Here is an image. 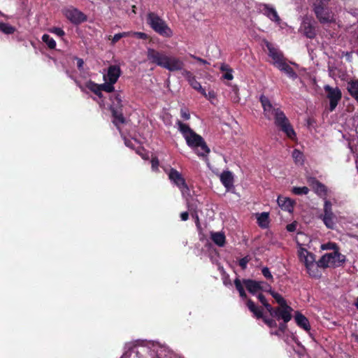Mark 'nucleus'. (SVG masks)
<instances>
[{"label": "nucleus", "instance_id": "nucleus-24", "mask_svg": "<svg viewBox=\"0 0 358 358\" xmlns=\"http://www.w3.org/2000/svg\"><path fill=\"white\" fill-rule=\"evenodd\" d=\"M277 201L278 206L282 209L289 212L292 211L294 202L290 199L283 196H278Z\"/></svg>", "mask_w": 358, "mask_h": 358}, {"label": "nucleus", "instance_id": "nucleus-57", "mask_svg": "<svg viewBox=\"0 0 358 358\" xmlns=\"http://www.w3.org/2000/svg\"><path fill=\"white\" fill-rule=\"evenodd\" d=\"M196 61H198L199 62L201 63V64H208V62L205 60V59H203L202 58H200L199 57H195L194 56L193 57Z\"/></svg>", "mask_w": 358, "mask_h": 358}, {"label": "nucleus", "instance_id": "nucleus-63", "mask_svg": "<svg viewBox=\"0 0 358 358\" xmlns=\"http://www.w3.org/2000/svg\"><path fill=\"white\" fill-rule=\"evenodd\" d=\"M356 340L358 341V336H356Z\"/></svg>", "mask_w": 358, "mask_h": 358}, {"label": "nucleus", "instance_id": "nucleus-22", "mask_svg": "<svg viewBox=\"0 0 358 358\" xmlns=\"http://www.w3.org/2000/svg\"><path fill=\"white\" fill-rule=\"evenodd\" d=\"M263 10L264 12V14L270 18L271 20L279 22L280 21V18L279 15H278L276 10L273 8L271 7L268 4H263Z\"/></svg>", "mask_w": 358, "mask_h": 358}, {"label": "nucleus", "instance_id": "nucleus-12", "mask_svg": "<svg viewBox=\"0 0 358 358\" xmlns=\"http://www.w3.org/2000/svg\"><path fill=\"white\" fill-rule=\"evenodd\" d=\"M292 308L287 304L285 306H280L275 309H273V315L275 316L278 319H282L285 322H289L291 318Z\"/></svg>", "mask_w": 358, "mask_h": 358}, {"label": "nucleus", "instance_id": "nucleus-60", "mask_svg": "<svg viewBox=\"0 0 358 358\" xmlns=\"http://www.w3.org/2000/svg\"><path fill=\"white\" fill-rule=\"evenodd\" d=\"M131 11L134 13V6H131Z\"/></svg>", "mask_w": 358, "mask_h": 358}, {"label": "nucleus", "instance_id": "nucleus-18", "mask_svg": "<svg viewBox=\"0 0 358 358\" xmlns=\"http://www.w3.org/2000/svg\"><path fill=\"white\" fill-rule=\"evenodd\" d=\"M262 282H258L252 280H244L243 284L249 292L255 294L259 290L262 289Z\"/></svg>", "mask_w": 358, "mask_h": 358}, {"label": "nucleus", "instance_id": "nucleus-21", "mask_svg": "<svg viewBox=\"0 0 358 358\" xmlns=\"http://www.w3.org/2000/svg\"><path fill=\"white\" fill-rule=\"evenodd\" d=\"M246 306L256 318H263V309L257 307L251 299L247 300Z\"/></svg>", "mask_w": 358, "mask_h": 358}, {"label": "nucleus", "instance_id": "nucleus-53", "mask_svg": "<svg viewBox=\"0 0 358 358\" xmlns=\"http://www.w3.org/2000/svg\"><path fill=\"white\" fill-rule=\"evenodd\" d=\"M77 60V66L79 70H82L83 68L84 61L81 58L76 57Z\"/></svg>", "mask_w": 358, "mask_h": 358}, {"label": "nucleus", "instance_id": "nucleus-23", "mask_svg": "<svg viewBox=\"0 0 358 358\" xmlns=\"http://www.w3.org/2000/svg\"><path fill=\"white\" fill-rule=\"evenodd\" d=\"M220 180H221L222 183L223 184V185L227 189H229V188H231L233 186V182H234V177H233L231 172H230L229 171H224L220 175Z\"/></svg>", "mask_w": 358, "mask_h": 358}, {"label": "nucleus", "instance_id": "nucleus-46", "mask_svg": "<svg viewBox=\"0 0 358 358\" xmlns=\"http://www.w3.org/2000/svg\"><path fill=\"white\" fill-rule=\"evenodd\" d=\"M262 273L266 278L271 280V281L273 280V275H271L268 268L264 267L262 270Z\"/></svg>", "mask_w": 358, "mask_h": 358}, {"label": "nucleus", "instance_id": "nucleus-28", "mask_svg": "<svg viewBox=\"0 0 358 358\" xmlns=\"http://www.w3.org/2000/svg\"><path fill=\"white\" fill-rule=\"evenodd\" d=\"M211 239L220 247H222L225 244V236L221 232H215L211 234Z\"/></svg>", "mask_w": 358, "mask_h": 358}, {"label": "nucleus", "instance_id": "nucleus-31", "mask_svg": "<svg viewBox=\"0 0 358 358\" xmlns=\"http://www.w3.org/2000/svg\"><path fill=\"white\" fill-rule=\"evenodd\" d=\"M220 70L225 72L222 76L224 79L228 80H231L233 79L234 76L232 75V69L227 64H222L220 66Z\"/></svg>", "mask_w": 358, "mask_h": 358}, {"label": "nucleus", "instance_id": "nucleus-45", "mask_svg": "<svg viewBox=\"0 0 358 358\" xmlns=\"http://www.w3.org/2000/svg\"><path fill=\"white\" fill-rule=\"evenodd\" d=\"M124 36H126V33H124H124H118V34H115L114 36H113L111 38L112 45H114L115 43H116Z\"/></svg>", "mask_w": 358, "mask_h": 358}, {"label": "nucleus", "instance_id": "nucleus-56", "mask_svg": "<svg viewBox=\"0 0 358 358\" xmlns=\"http://www.w3.org/2000/svg\"><path fill=\"white\" fill-rule=\"evenodd\" d=\"M287 229L289 231H294L296 230V224L292 223L287 225Z\"/></svg>", "mask_w": 358, "mask_h": 358}, {"label": "nucleus", "instance_id": "nucleus-13", "mask_svg": "<svg viewBox=\"0 0 358 358\" xmlns=\"http://www.w3.org/2000/svg\"><path fill=\"white\" fill-rule=\"evenodd\" d=\"M169 177L180 189H187L185 179L177 170L171 169L169 173Z\"/></svg>", "mask_w": 358, "mask_h": 358}, {"label": "nucleus", "instance_id": "nucleus-35", "mask_svg": "<svg viewBox=\"0 0 358 358\" xmlns=\"http://www.w3.org/2000/svg\"><path fill=\"white\" fill-rule=\"evenodd\" d=\"M257 298L259 300V301L263 304V306L266 308V310L269 312L270 315H273V308L267 302L265 296L262 294H259Z\"/></svg>", "mask_w": 358, "mask_h": 358}, {"label": "nucleus", "instance_id": "nucleus-62", "mask_svg": "<svg viewBox=\"0 0 358 358\" xmlns=\"http://www.w3.org/2000/svg\"><path fill=\"white\" fill-rule=\"evenodd\" d=\"M355 305H356L357 308L358 309V299H357V301L356 302Z\"/></svg>", "mask_w": 358, "mask_h": 358}, {"label": "nucleus", "instance_id": "nucleus-26", "mask_svg": "<svg viewBox=\"0 0 358 358\" xmlns=\"http://www.w3.org/2000/svg\"><path fill=\"white\" fill-rule=\"evenodd\" d=\"M295 320L299 327H302L306 331L310 330V326L308 320L303 315L299 313H296Z\"/></svg>", "mask_w": 358, "mask_h": 358}, {"label": "nucleus", "instance_id": "nucleus-32", "mask_svg": "<svg viewBox=\"0 0 358 358\" xmlns=\"http://www.w3.org/2000/svg\"><path fill=\"white\" fill-rule=\"evenodd\" d=\"M0 31L6 34H13L15 28L8 23L0 22Z\"/></svg>", "mask_w": 358, "mask_h": 358}, {"label": "nucleus", "instance_id": "nucleus-36", "mask_svg": "<svg viewBox=\"0 0 358 358\" xmlns=\"http://www.w3.org/2000/svg\"><path fill=\"white\" fill-rule=\"evenodd\" d=\"M234 285H235L236 289L239 292L240 296H241L242 298H246L247 295L244 290L243 285L241 281L238 278L235 279Z\"/></svg>", "mask_w": 358, "mask_h": 358}, {"label": "nucleus", "instance_id": "nucleus-40", "mask_svg": "<svg viewBox=\"0 0 358 358\" xmlns=\"http://www.w3.org/2000/svg\"><path fill=\"white\" fill-rule=\"evenodd\" d=\"M114 83H111L110 81L108 83L101 84L100 87L101 88V91H105L106 92H113L114 91Z\"/></svg>", "mask_w": 358, "mask_h": 358}, {"label": "nucleus", "instance_id": "nucleus-54", "mask_svg": "<svg viewBox=\"0 0 358 358\" xmlns=\"http://www.w3.org/2000/svg\"><path fill=\"white\" fill-rule=\"evenodd\" d=\"M152 166L153 169H157L159 166V160L156 157H153L151 160Z\"/></svg>", "mask_w": 358, "mask_h": 358}, {"label": "nucleus", "instance_id": "nucleus-50", "mask_svg": "<svg viewBox=\"0 0 358 358\" xmlns=\"http://www.w3.org/2000/svg\"><path fill=\"white\" fill-rule=\"evenodd\" d=\"M250 259L248 257H245L240 259L239 261V266L245 269L247 266V264L249 262Z\"/></svg>", "mask_w": 358, "mask_h": 358}, {"label": "nucleus", "instance_id": "nucleus-61", "mask_svg": "<svg viewBox=\"0 0 358 358\" xmlns=\"http://www.w3.org/2000/svg\"><path fill=\"white\" fill-rule=\"evenodd\" d=\"M143 158L148 159V155H146V157L145 156H143Z\"/></svg>", "mask_w": 358, "mask_h": 358}, {"label": "nucleus", "instance_id": "nucleus-16", "mask_svg": "<svg viewBox=\"0 0 358 358\" xmlns=\"http://www.w3.org/2000/svg\"><path fill=\"white\" fill-rule=\"evenodd\" d=\"M120 76V67L115 65H111L108 67L106 76H104V79L106 81H110L111 83H115Z\"/></svg>", "mask_w": 358, "mask_h": 358}, {"label": "nucleus", "instance_id": "nucleus-42", "mask_svg": "<svg viewBox=\"0 0 358 358\" xmlns=\"http://www.w3.org/2000/svg\"><path fill=\"white\" fill-rule=\"evenodd\" d=\"M231 99L234 103H238L240 101V97H239V94H238V89L236 86H234L232 88Z\"/></svg>", "mask_w": 358, "mask_h": 358}, {"label": "nucleus", "instance_id": "nucleus-5", "mask_svg": "<svg viewBox=\"0 0 358 358\" xmlns=\"http://www.w3.org/2000/svg\"><path fill=\"white\" fill-rule=\"evenodd\" d=\"M147 22L156 33L163 37L171 38L173 34L166 22L153 12L148 13Z\"/></svg>", "mask_w": 358, "mask_h": 358}, {"label": "nucleus", "instance_id": "nucleus-1", "mask_svg": "<svg viewBox=\"0 0 358 358\" xmlns=\"http://www.w3.org/2000/svg\"><path fill=\"white\" fill-rule=\"evenodd\" d=\"M260 101L265 117L268 120L273 118L275 125L288 138L294 139L296 137V133L285 114L280 108H274L268 98L264 95L260 96Z\"/></svg>", "mask_w": 358, "mask_h": 358}, {"label": "nucleus", "instance_id": "nucleus-27", "mask_svg": "<svg viewBox=\"0 0 358 358\" xmlns=\"http://www.w3.org/2000/svg\"><path fill=\"white\" fill-rule=\"evenodd\" d=\"M85 86L87 89L94 92L99 98L103 97V94L101 92V88L100 87V85L96 84L92 80H89L86 83Z\"/></svg>", "mask_w": 358, "mask_h": 358}, {"label": "nucleus", "instance_id": "nucleus-41", "mask_svg": "<svg viewBox=\"0 0 358 358\" xmlns=\"http://www.w3.org/2000/svg\"><path fill=\"white\" fill-rule=\"evenodd\" d=\"M292 192L295 194H307L309 192V189L307 187H295L292 189Z\"/></svg>", "mask_w": 358, "mask_h": 358}, {"label": "nucleus", "instance_id": "nucleus-30", "mask_svg": "<svg viewBox=\"0 0 358 358\" xmlns=\"http://www.w3.org/2000/svg\"><path fill=\"white\" fill-rule=\"evenodd\" d=\"M257 222L261 227L266 228L268 225V213H262L261 214H257Z\"/></svg>", "mask_w": 358, "mask_h": 358}, {"label": "nucleus", "instance_id": "nucleus-10", "mask_svg": "<svg viewBox=\"0 0 358 358\" xmlns=\"http://www.w3.org/2000/svg\"><path fill=\"white\" fill-rule=\"evenodd\" d=\"M336 218L331 208V203L329 201H325L324 206L323 222L324 224L329 229L334 227V220Z\"/></svg>", "mask_w": 358, "mask_h": 358}, {"label": "nucleus", "instance_id": "nucleus-38", "mask_svg": "<svg viewBox=\"0 0 358 358\" xmlns=\"http://www.w3.org/2000/svg\"><path fill=\"white\" fill-rule=\"evenodd\" d=\"M330 0H312L313 9L317 8L327 7Z\"/></svg>", "mask_w": 358, "mask_h": 358}, {"label": "nucleus", "instance_id": "nucleus-59", "mask_svg": "<svg viewBox=\"0 0 358 358\" xmlns=\"http://www.w3.org/2000/svg\"><path fill=\"white\" fill-rule=\"evenodd\" d=\"M192 216L195 218L196 225L199 226V224H199V216L197 215V214L192 215Z\"/></svg>", "mask_w": 358, "mask_h": 358}, {"label": "nucleus", "instance_id": "nucleus-25", "mask_svg": "<svg viewBox=\"0 0 358 358\" xmlns=\"http://www.w3.org/2000/svg\"><path fill=\"white\" fill-rule=\"evenodd\" d=\"M277 68H278L280 71L285 72L286 74L289 76L290 77H296V74L293 70V69L287 63L284 62V59L280 61L279 63L275 65Z\"/></svg>", "mask_w": 358, "mask_h": 358}, {"label": "nucleus", "instance_id": "nucleus-20", "mask_svg": "<svg viewBox=\"0 0 358 358\" xmlns=\"http://www.w3.org/2000/svg\"><path fill=\"white\" fill-rule=\"evenodd\" d=\"M319 268H321L319 265V261H315L306 266L308 275L315 278H319L321 276V272Z\"/></svg>", "mask_w": 358, "mask_h": 358}, {"label": "nucleus", "instance_id": "nucleus-33", "mask_svg": "<svg viewBox=\"0 0 358 358\" xmlns=\"http://www.w3.org/2000/svg\"><path fill=\"white\" fill-rule=\"evenodd\" d=\"M42 41L44 42L50 49H55L56 47L55 41L48 34H45L42 36Z\"/></svg>", "mask_w": 358, "mask_h": 358}, {"label": "nucleus", "instance_id": "nucleus-47", "mask_svg": "<svg viewBox=\"0 0 358 358\" xmlns=\"http://www.w3.org/2000/svg\"><path fill=\"white\" fill-rule=\"evenodd\" d=\"M262 319L269 327H275L277 326L275 321L273 319H268L264 317Z\"/></svg>", "mask_w": 358, "mask_h": 358}, {"label": "nucleus", "instance_id": "nucleus-37", "mask_svg": "<svg viewBox=\"0 0 358 358\" xmlns=\"http://www.w3.org/2000/svg\"><path fill=\"white\" fill-rule=\"evenodd\" d=\"M268 292L273 296V297L275 299L276 302L280 305V306H285L287 303L286 301L283 299V297L278 293H276L271 289H269Z\"/></svg>", "mask_w": 358, "mask_h": 358}, {"label": "nucleus", "instance_id": "nucleus-4", "mask_svg": "<svg viewBox=\"0 0 358 358\" xmlns=\"http://www.w3.org/2000/svg\"><path fill=\"white\" fill-rule=\"evenodd\" d=\"M110 99L111 101L110 110L113 117V123L119 129L120 124L125 122L123 115L122 96L121 92H114L111 94Z\"/></svg>", "mask_w": 358, "mask_h": 358}, {"label": "nucleus", "instance_id": "nucleus-48", "mask_svg": "<svg viewBox=\"0 0 358 358\" xmlns=\"http://www.w3.org/2000/svg\"><path fill=\"white\" fill-rule=\"evenodd\" d=\"M337 248V246L335 243H327V244H324L322 245V250H336V249Z\"/></svg>", "mask_w": 358, "mask_h": 358}, {"label": "nucleus", "instance_id": "nucleus-44", "mask_svg": "<svg viewBox=\"0 0 358 358\" xmlns=\"http://www.w3.org/2000/svg\"><path fill=\"white\" fill-rule=\"evenodd\" d=\"M207 98L211 103H214V101H216V93L213 90H209L208 93H206V96H204Z\"/></svg>", "mask_w": 358, "mask_h": 358}, {"label": "nucleus", "instance_id": "nucleus-43", "mask_svg": "<svg viewBox=\"0 0 358 358\" xmlns=\"http://www.w3.org/2000/svg\"><path fill=\"white\" fill-rule=\"evenodd\" d=\"M292 157L296 162H301L303 161V154L298 150H294L293 151Z\"/></svg>", "mask_w": 358, "mask_h": 358}, {"label": "nucleus", "instance_id": "nucleus-39", "mask_svg": "<svg viewBox=\"0 0 358 358\" xmlns=\"http://www.w3.org/2000/svg\"><path fill=\"white\" fill-rule=\"evenodd\" d=\"M122 136L124 139V144L127 147L134 149V144L132 141L134 139V137L131 136V135H129V136L124 135V134H122Z\"/></svg>", "mask_w": 358, "mask_h": 358}, {"label": "nucleus", "instance_id": "nucleus-52", "mask_svg": "<svg viewBox=\"0 0 358 358\" xmlns=\"http://www.w3.org/2000/svg\"><path fill=\"white\" fill-rule=\"evenodd\" d=\"M136 37L143 40L149 39V36L143 32H136Z\"/></svg>", "mask_w": 358, "mask_h": 358}, {"label": "nucleus", "instance_id": "nucleus-9", "mask_svg": "<svg viewBox=\"0 0 358 358\" xmlns=\"http://www.w3.org/2000/svg\"><path fill=\"white\" fill-rule=\"evenodd\" d=\"M66 18L74 24H80L87 20V15L75 8H67L64 11Z\"/></svg>", "mask_w": 358, "mask_h": 358}, {"label": "nucleus", "instance_id": "nucleus-29", "mask_svg": "<svg viewBox=\"0 0 358 358\" xmlns=\"http://www.w3.org/2000/svg\"><path fill=\"white\" fill-rule=\"evenodd\" d=\"M348 90L357 101H358V80L348 83Z\"/></svg>", "mask_w": 358, "mask_h": 358}, {"label": "nucleus", "instance_id": "nucleus-17", "mask_svg": "<svg viewBox=\"0 0 358 358\" xmlns=\"http://www.w3.org/2000/svg\"><path fill=\"white\" fill-rule=\"evenodd\" d=\"M266 46L268 50V55L273 59L274 65L279 63L280 61L283 59L282 54L278 51L276 48H275L273 45L266 41Z\"/></svg>", "mask_w": 358, "mask_h": 358}, {"label": "nucleus", "instance_id": "nucleus-34", "mask_svg": "<svg viewBox=\"0 0 358 358\" xmlns=\"http://www.w3.org/2000/svg\"><path fill=\"white\" fill-rule=\"evenodd\" d=\"M171 352L165 348H159L157 350V358H171Z\"/></svg>", "mask_w": 358, "mask_h": 358}, {"label": "nucleus", "instance_id": "nucleus-2", "mask_svg": "<svg viewBox=\"0 0 358 358\" xmlns=\"http://www.w3.org/2000/svg\"><path fill=\"white\" fill-rule=\"evenodd\" d=\"M147 59L150 63L164 68L169 71L182 70L184 66L183 62L178 57L169 56L164 51L154 48H148Z\"/></svg>", "mask_w": 358, "mask_h": 358}, {"label": "nucleus", "instance_id": "nucleus-6", "mask_svg": "<svg viewBox=\"0 0 358 358\" xmlns=\"http://www.w3.org/2000/svg\"><path fill=\"white\" fill-rule=\"evenodd\" d=\"M345 262V257L338 250L324 255L319 259V265L321 268L337 267Z\"/></svg>", "mask_w": 358, "mask_h": 358}, {"label": "nucleus", "instance_id": "nucleus-55", "mask_svg": "<svg viewBox=\"0 0 358 358\" xmlns=\"http://www.w3.org/2000/svg\"><path fill=\"white\" fill-rule=\"evenodd\" d=\"M180 217L182 220L186 221L189 218V213L187 212H183L180 214Z\"/></svg>", "mask_w": 358, "mask_h": 358}, {"label": "nucleus", "instance_id": "nucleus-49", "mask_svg": "<svg viewBox=\"0 0 358 358\" xmlns=\"http://www.w3.org/2000/svg\"><path fill=\"white\" fill-rule=\"evenodd\" d=\"M180 115L185 120H188L190 118V114L187 109L182 108L180 110Z\"/></svg>", "mask_w": 358, "mask_h": 358}, {"label": "nucleus", "instance_id": "nucleus-51", "mask_svg": "<svg viewBox=\"0 0 358 358\" xmlns=\"http://www.w3.org/2000/svg\"><path fill=\"white\" fill-rule=\"evenodd\" d=\"M52 32L57 34L59 36H63L65 34L64 31L59 27H54L52 29Z\"/></svg>", "mask_w": 358, "mask_h": 358}, {"label": "nucleus", "instance_id": "nucleus-64", "mask_svg": "<svg viewBox=\"0 0 358 358\" xmlns=\"http://www.w3.org/2000/svg\"><path fill=\"white\" fill-rule=\"evenodd\" d=\"M356 340L358 341V336H356Z\"/></svg>", "mask_w": 358, "mask_h": 358}, {"label": "nucleus", "instance_id": "nucleus-14", "mask_svg": "<svg viewBox=\"0 0 358 358\" xmlns=\"http://www.w3.org/2000/svg\"><path fill=\"white\" fill-rule=\"evenodd\" d=\"M300 31L309 38H313L316 36L315 28L308 19H306L303 21L300 27Z\"/></svg>", "mask_w": 358, "mask_h": 358}, {"label": "nucleus", "instance_id": "nucleus-11", "mask_svg": "<svg viewBox=\"0 0 358 358\" xmlns=\"http://www.w3.org/2000/svg\"><path fill=\"white\" fill-rule=\"evenodd\" d=\"M308 182L313 190L320 197H325L327 196V189L324 185L321 183L315 178H309Z\"/></svg>", "mask_w": 358, "mask_h": 358}, {"label": "nucleus", "instance_id": "nucleus-58", "mask_svg": "<svg viewBox=\"0 0 358 358\" xmlns=\"http://www.w3.org/2000/svg\"><path fill=\"white\" fill-rule=\"evenodd\" d=\"M131 352H126L125 353H124L122 355V356L121 357V358H129L130 356H131Z\"/></svg>", "mask_w": 358, "mask_h": 358}, {"label": "nucleus", "instance_id": "nucleus-7", "mask_svg": "<svg viewBox=\"0 0 358 358\" xmlns=\"http://www.w3.org/2000/svg\"><path fill=\"white\" fill-rule=\"evenodd\" d=\"M313 10L321 24H331L336 22L335 15L329 6L320 8L318 7Z\"/></svg>", "mask_w": 358, "mask_h": 358}, {"label": "nucleus", "instance_id": "nucleus-3", "mask_svg": "<svg viewBox=\"0 0 358 358\" xmlns=\"http://www.w3.org/2000/svg\"><path fill=\"white\" fill-rule=\"evenodd\" d=\"M176 124L188 146L192 148L199 156L206 157L210 152V148L204 139L195 133L187 124L182 123L181 121L178 120Z\"/></svg>", "mask_w": 358, "mask_h": 358}, {"label": "nucleus", "instance_id": "nucleus-19", "mask_svg": "<svg viewBox=\"0 0 358 358\" xmlns=\"http://www.w3.org/2000/svg\"><path fill=\"white\" fill-rule=\"evenodd\" d=\"M185 75L188 80L190 85L197 91H199L202 95L206 96V90L202 88L201 84L195 79V77L192 76V74L187 71H185Z\"/></svg>", "mask_w": 358, "mask_h": 358}, {"label": "nucleus", "instance_id": "nucleus-15", "mask_svg": "<svg viewBox=\"0 0 358 358\" xmlns=\"http://www.w3.org/2000/svg\"><path fill=\"white\" fill-rule=\"evenodd\" d=\"M298 256L300 262H303L305 266L315 261V255L303 248H299Z\"/></svg>", "mask_w": 358, "mask_h": 358}, {"label": "nucleus", "instance_id": "nucleus-8", "mask_svg": "<svg viewBox=\"0 0 358 358\" xmlns=\"http://www.w3.org/2000/svg\"><path fill=\"white\" fill-rule=\"evenodd\" d=\"M324 90L327 93V96L330 101L329 110L333 111L338 101L341 99L342 94L338 87H331L329 85L324 86Z\"/></svg>", "mask_w": 358, "mask_h": 358}]
</instances>
